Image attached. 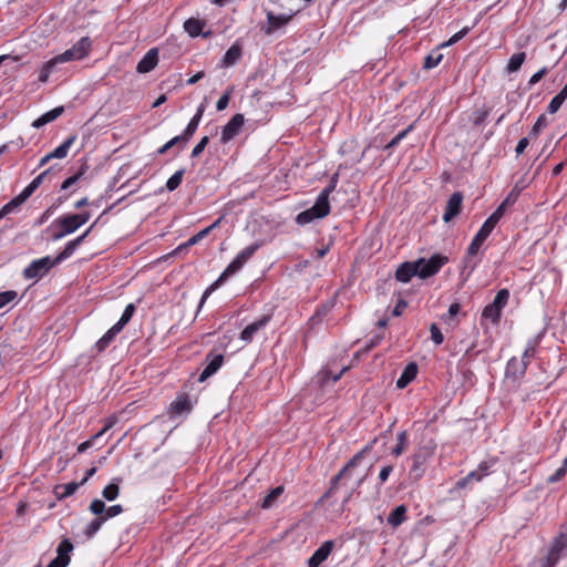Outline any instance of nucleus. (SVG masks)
<instances>
[{"instance_id": "nucleus-1", "label": "nucleus", "mask_w": 567, "mask_h": 567, "mask_svg": "<svg viewBox=\"0 0 567 567\" xmlns=\"http://www.w3.org/2000/svg\"><path fill=\"white\" fill-rule=\"evenodd\" d=\"M92 47V41L89 37L81 38L70 49L63 53L55 55L52 60L58 64L66 63L70 61H79L89 55Z\"/></svg>"}, {"instance_id": "nucleus-2", "label": "nucleus", "mask_w": 567, "mask_h": 567, "mask_svg": "<svg viewBox=\"0 0 567 567\" xmlns=\"http://www.w3.org/2000/svg\"><path fill=\"white\" fill-rule=\"evenodd\" d=\"M509 300V291L507 289H501L497 291L493 302L485 306L482 311V318L489 320L493 324H498L503 309L506 307Z\"/></svg>"}, {"instance_id": "nucleus-3", "label": "nucleus", "mask_w": 567, "mask_h": 567, "mask_svg": "<svg viewBox=\"0 0 567 567\" xmlns=\"http://www.w3.org/2000/svg\"><path fill=\"white\" fill-rule=\"evenodd\" d=\"M447 257L442 255H433L431 258H420L414 261L417 266V277L422 279L430 278L436 275L441 268L447 262Z\"/></svg>"}, {"instance_id": "nucleus-4", "label": "nucleus", "mask_w": 567, "mask_h": 567, "mask_svg": "<svg viewBox=\"0 0 567 567\" xmlns=\"http://www.w3.org/2000/svg\"><path fill=\"white\" fill-rule=\"evenodd\" d=\"M567 555V535L560 533L555 537L547 556L540 560V567H555Z\"/></svg>"}, {"instance_id": "nucleus-5", "label": "nucleus", "mask_w": 567, "mask_h": 567, "mask_svg": "<svg viewBox=\"0 0 567 567\" xmlns=\"http://www.w3.org/2000/svg\"><path fill=\"white\" fill-rule=\"evenodd\" d=\"M329 213L330 205H327L317 197L315 204L310 208L302 210L297 215L296 223L300 226H305L312 223L315 219L326 217Z\"/></svg>"}, {"instance_id": "nucleus-6", "label": "nucleus", "mask_w": 567, "mask_h": 567, "mask_svg": "<svg viewBox=\"0 0 567 567\" xmlns=\"http://www.w3.org/2000/svg\"><path fill=\"white\" fill-rule=\"evenodd\" d=\"M52 227L54 228L52 239L59 240L65 237L66 235H70L78 230L80 228V225L78 223V218L74 217L73 214H71L56 218L52 223Z\"/></svg>"}, {"instance_id": "nucleus-7", "label": "nucleus", "mask_w": 567, "mask_h": 567, "mask_svg": "<svg viewBox=\"0 0 567 567\" xmlns=\"http://www.w3.org/2000/svg\"><path fill=\"white\" fill-rule=\"evenodd\" d=\"M58 262L50 256L42 257L33 260L23 270V277L25 279H39L42 278L50 269H52Z\"/></svg>"}, {"instance_id": "nucleus-8", "label": "nucleus", "mask_w": 567, "mask_h": 567, "mask_svg": "<svg viewBox=\"0 0 567 567\" xmlns=\"http://www.w3.org/2000/svg\"><path fill=\"white\" fill-rule=\"evenodd\" d=\"M243 268V265L237 260L233 259L229 265L225 268V270L219 275L216 281H214L203 293L198 311L202 309L203 305L205 303L206 299L209 297V295L217 289L219 286H221L229 277L238 272Z\"/></svg>"}, {"instance_id": "nucleus-9", "label": "nucleus", "mask_w": 567, "mask_h": 567, "mask_svg": "<svg viewBox=\"0 0 567 567\" xmlns=\"http://www.w3.org/2000/svg\"><path fill=\"white\" fill-rule=\"evenodd\" d=\"M371 450V445H367L363 447L360 452L354 454L347 464L339 471V473L331 480V486L330 488L324 493L323 498L330 497L334 489L337 488V485L339 481L343 477V475L351 468L355 467L364 457V455Z\"/></svg>"}, {"instance_id": "nucleus-10", "label": "nucleus", "mask_w": 567, "mask_h": 567, "mask_svg": "<svg viewBox=\"0 0 567 567\" xmlns=\"http://www.w3.org/2000/svg\"><path fill=\"white\" fill-rule=\"evenodd\" d=\"M245 123L243 114L237 113L221 128L220 142L227 144L234 140L240 132Z\"/></svg>"}, {"instance_id": "nucleus-11", "label": "nucleus", "mask_w": 567, "mask_h": 567, "mask_svg": "<svg viewBox=\"0 0 567 567\" xmlns=\"http://www.w3.org/2000/svg\"><path fill=\"white\" fill-rule=\"evenodd\" d=\"M206 365L202 373L199 374L198 382H204L212 375H214L223 365L224 363V355L218 353L215 354L213 352H209L206 358Z\"/></svg>"}, {"instance_id": "nucleus-12", "label": "nucleus", "mask_w": 567, "mask_h": 567, "mask_svg": "<svg viewBox=\"0 0 567 567\" xmlns=\"http://www.w3.org/2000/svg\"><path fill=\"white\" fill-rule=\"evenodd\" d=\"M528 361H520L513 357L508 360L505 369V377L508 380L517 383L526 373Z\"/></svg>"}, {"instance_id": "nucleus-13", "label": "nucleus", "mask_w": 567, "mask_h": 567, "mask_svg": "<svg viewBox=\"0 0 567 567\" xmlns=\"http://www.w3.org/2000/svg\"><path fill=\"white\" fill-rule=\"evenodd\" d=\"M493 229L483 223L476 235L473 237L471 244L467 247L466 259L470 260L473 256H475L483 243L487 239V237L492 234Z\"/></svg>"}, {"instance_id": "nucleus-14", "label": "nucleus", "mask_w": 567, "mask_h": 567, "mask_svg": "<svg viewBox=\"0 0 567 567\" xmlns=\"http://www.w3.org/2000/svg\"><path fill=\"white\" fill-rule=\"evenodd\" d=\"M266 16H267L268 24H267V27H265L262 29L266 34H271L275 31L287 25L293 17V14H286V13L275 14L272 11H267Z\"/></svg>"}, {"instance_id": "nucleus-15", "label": "nucleus", "mask_w": 567, "mask_h": 567, "mask_svg": "<svg viewBox=\"0 0 567 567\" xmlns=\"http://www.w3.org/2000/svg\"><path fill=\"white\" fill-rule=\"evenodd\" d=\"M333 547V540H326L322 543V545L316 549L311 557L308 559V567H319L331 554Z\"/></svg>"}, {"instance_id": "nucleus-16", "label": "nucleus", "mask_w": 567, "mask_h": 567, "mask_svg": "<svg viewBox=\"0 0 567 567\" xmlns=\"http://www.w3.org/2000/svg\"><path fill=\"white\" fill-rule=\"evenodd\" d=\"M462 202H463V195L460 192H455L450 196V198L446 203L445 212L443 214V220L445 223H449L456 215L460 214L461 207H462Z\"/></svg>"}, {"instance_id": "nucleus-17", "label": "nucleus", "mask_w": 567, "mask_h": 567, "mask_svg": "<svg viewBox=\"0 0 567 567\" xmlns=\"http://www.w3.org/2000/svg\"><path fill=\"white\" fill-rule=\"evenodd\" d=\"M94 225H92L89 229H86L81 236L76 237L75 239L73 240H70L65 247L63 248L62 251H60L56 257L54 258L55 259V262L60 264L62 262L63 260L68 259L69 257H71L74 251L76 250V248L84 241V239L87 237V235L90 234V231L92 230Z\"/></svg>"}, {"instance_id": "nucleus-18", "label": "nucleus", "mask_w": 567, "mask_h": 567, "mask_svg": "<svg viewBox=\"0 0 567 567\" xmlns=\"http://www.w3.org/2000/svg\"><path fill=\"white\" fill-rule=\"evenodd\" d=\"M271 316L265 315L252 323L248 324L241 332L240 339L245 342H251L255 334L262 328H265L270 321Z\"/></svg>"}, {"instance_id": "nucleus-19", "label": "nucleus", "mask_w": 567, "mask_h": 567, "mask_svg": "<svg viewBox=\"0 0 567 567\" xmlns=\"http://www.w3.org/2000/svg\"><path fill=\"white\" fill-rule=\"evenodd\" d=\"M158 63V50L156 48L150 49L136 65L138 73H148Z\"/></svg>"}, {"instance_id": "nucleus-20", "label": "nucleus", "mask_w": 567, "mask_h": 567, "mask_svg": "<svg viewBox=\"0 0 567 567\" xmlns=\"http://www.w3.org/2000/svg\"><path fill=\"white\" fill-rule=\"evenodd\" d=\"M204 112H205V104L202 103L198 105L196 113L190 118V121L187 124V126L185 127V130L182 132V137H185L188 141L193 137V135L197 131L198 125L203 118Z\"/></svg>"}, {"instance_id": "nucleus-21", "label": "nucleus", "mask_w": 567, "mask_h": 567, "mask_svg": "<svg viewBox=\"0 0 567 567\" xmlns=\"http://www.w3.org/2000/svg\"><path fill=\"white\" fill-rule=\"evenodd\" d=\"M414 276H417V266H415L414 261L401 264L395 271L396 280L404 284L409 282Z\"/></svg>"}, {"instance_id": "nucleus-22", "label": "nucleus", "mask_w": 567, "mask_h": 567, "mask_svg": "<svg viewBox=\"0 0 567 567\" xmlns=\"http://www.w3.org/2000/svg\"><path fill=\"white\" fill-rule=\"evenodd\" d=\"M417 373V367L415 363H409L400 378L396 380V388L404 389L411 381H413Z\"/></svg>"}, {"instance_id": "nucleus-23", "label": "nucleus", "mask_w": 567, "mask_h": 567, "mask_svg": "<svg viewBox=\"0 0 567 567\" xmlns=\"http://www.w3.org/2000/svg\"><path fill=\"white\" fill-rule=\"evenodd\" d=\"M406 519V507L404 505L396 506L388 516V524L393 528L399 527Z\"/></svg>"}, {"instance_id": "nucleus-24", "label": "nucleus", "mask_w": 567, "mask_h": 567, "mask_svg": "<svg viewBox=\"0 0 567 567\" xmlns=\"http://www.w3.org/2000/svg\"><path fill=\"white\" fill-rule=\"evenodd\" d=\"M121 332V330H116V327H111L95 343V348L97 352L104 351L114 338Z\"/></svg>"}, {"instance_id": "nucleus-25", "label": "nucleus", "mask_w": 567, "mask_h": 567, "mask_svg": "<svg viewBox=\"0 0 567 567\" xmlns=\"http://www.w3.org/2000/svg\"><path fill=\"white\" fill-rule=\"evenodd\" d=\"M205 27V22L203 20L196 18H189L184 22V30L192 37H198Z\"/></svg>"}, {"instance_id": "nucleus-26", "label": "nucleus", "mask_w": 567, "mask_h": 567, "mask_svg": "<svg viewBox=\"0 0 567 567\" xmlns=\"http://www.w3.org/2000/svg\"><path fill=\"white\" fill-rule=\"evenodd\" d=\"M52 168H48L42 172L39 176H37L20 193L22 197L27 200L42 184L44 178L50 174Z\"/></svg>"}, {"instance_id": "nucleus-27", "label": "nucleus", "mask_w": 567, "mask_h": 567, "mask_svg": "<svg viewBox=\"0 0 567 567\" xmlns=\"http://www.w3.org/2000/svg\"><path fill=\"white\" fill-rule=\"evenodd\" d=\"M75 140H76V136L71 135L60 146H58L51 153H49L51 155L52 159L53 158H60V159L65 158L69 154L71 146L75 142Z\"/></svg>"}, {"instance_id": "nucleus-28", "label": "nucleus", "mask_w": 567, "mask_h": 567, "mask_svg": "<svg viewBox=\"0 0 567 567\" xmlns=\"http://www.w3.org/2000/svg\"><path fill=\"white\" fill-rule=\"evenodd\" d=\"M241 58V48L237 44H233L225 53L223 58V65L230 66L236 64Z\"/></svg>"}, {"instance_id": "nucleus-29", "label": "nucleus", "mask_w": 567, "mask_h": 567, "mask_svg": "<svg viewBox=\"0 0 567 567\" xmlns=\"http://www.w3.org/2000/svg\"><path fill=\"white\" fill-rule=\"evenodd\" d=\"M80 486L81 485L78 482H70L68 484H61L55 487L54 493L59 499H63V498H66L71 495H73Z\"/></svg>"}, {"instance_id": "nucleus-30", "label": "nucleus", "mask_w": 567, "mask_h": 567, "mask_svg": "<svg viewBox=\"0 0 567 567\" xmlns=\"http://www.w3.org/2000/svg\"><path fill=\"white\" fill-rule=\"evenodd\" d=\"M409 443V435L406 431H401L396 435V444L391 450V454L395 457H399L403 454Z\"/></svg>"}, {"instance_id": "nucleus-31", "label": "nucleus", "mask_w": 567, "mask_h": 567, "mask_svg": "<svg viewBox=\"0 0 567 567\" xmlns=\"http://www.w3.org/2000/svg\"><path fill=\"white\" fill-rule=\"evenodd\" d=\"M338 182H339V174L338 173H334L330 181H329V184L320 192V194L318 195V198L320 200H322L323 203H326L327 205H330V202H329V196L332 192H334L337 185H338Z\"/></svg>"}, {"instance_id": "nucleus-32", "label": "nucleus", "mask_w": 567, "mask_h": 567, "mask_svg": "<svg viewBox=\"0 0 567 567\" xmlns=\"http://www.w3.org/2000/svg\"><path fill=\"white\" fill-rule=\"evenodd\" d=\"M24 202H25V199L22 197L21 194L13 197L9 203L3 205L2 208L0 209V218H3L4 216L16 212Z\"/></svg>"}, {"instance_id": "nucleus-33", "label": "nucleus", "mask_w": 567, "mask_h": 567, "mask_svg": "<svg viewBox=\"0 0 567 567\" xmlns=\"http://www.w3.org/2000/svg\"><path fill=\"white\" fill-rule=\"evenodd\" d=\"M260 243H254L237 254V259L243 266L254 256V254L260 248Z\"/></svg>"}, {"instance_id": "nucleus-34", "label": "nucleus", "mask_w": 567, "mask_h": 567, "mask_svg": "<svg viewBox=\"0 0 567 567\" xmlns=\"http://www.w3.org/2000/svg\"><path fill=\"white\" fill-rule=\"evenodd\" d=\"M525 60H526L525 52H518V53L513 54L507 63V66H506L508 73L517 72L520 69V66L523 65V63L525 62Z\"/></svg>"}, {"instance_id": "nucleus-35", "label": "nucleus", "mask_w": 567, "mask_h": 567, "mask_svg": "<svg viewBox=\"0 0 567 567\" xmlns=\"http://www.w3.org/2000/svg\"><path fill=\"white\" fill-rule=\"evenodd\" d=\"M73 548V544L70 542V539L63 538L56 547V556L66 559L68 564H70V554L72 553Z\"/></svg>"}, {"instance_id": "nucleus-36", "label": "nucleus", "mask_w": 567, "mask_h": 567, "mask_svg": "<svg viewBox=\"0 0 567 567\" xmlns=\"http://www.w3.org/2000/svg\"><path fill=\"white\" fill-rule=\"evenodd\" d=\"M135 310H136V308H135V306H134L133 303H128V305L125 307V309H124V311H123V313H122V316H121L120 320L114 324V326L116 327V330H121V331H122V329H123V328H124V327L130 322V320L132 319V317H133V315H134Z\"/></svg>"}, {"instance_id": "nucleus-37", "label": "nucleus", "mask_w": 567, "mask_h": 567, "mask_svg": "<svg viewBox=\"0 0 567 567\" xmlns=\"http://www.w3.org/2000/svg\"><path fill=\"white\" fill-rule=\"evenodd\" d=\"M434 447L432 446H420L417 451L412 455V461H415V463H425L429 457L433 455Z\"/></svg>"}, {"instance_id": "nucleus-38", "label": "nucleus", "mask_w": 567, "mask_h": 567, "mask_svg": "<svg viewBox=\"0 0 567 567\" xmlns=\"http://www.w3.org/2000/svg\"><path fill=\"white\" fill-rule=\"evenodd\" d=\"M104 523L105 520L102 516L95 517L91 520L84 529L86 538H92L101 529Z\"/></svg>"}, {"instance_id": "nucleus-39", "label": "nucleus", "mask_w": 567, "mask_h": 567, "mask_svg": "<svg viewBox=\"0 0 567 567\" xmlns=\"http://www.w3.org/2000/svg\"><path fill=\"white\" fill-rule=\"evenodd\" d=\"M443 59V54L441 52L432 51L430 54H427L424 59L423 69L431 70L435 66H437Z\"/></svg>"}, {"instance_id": "nucleus-40", "label": "nucleus", "mask_w": 567, "mask_h": 567, "mask_svg": "<svg viewBox=\"0 0 567 567\" xmlns=\"http://www.w3.org/2000/svg\"><path fill=\"white\" fill-rule=\"evenodd\" d=\"M284 493V486H277L272 488L264 498L261 503L262 508H269L272 506L275 501Z\"/></svg>"}, {"instance_id": "nucleus-41", "label": "nucleus", "mask_w": 567, "mask_h": 567, "mask_svg": "<svg viewBox=\"0 0 567 567\" xmlns=\"http://www.w3.org/2000/svg\"><path fill=\"white\" fill-rule=\"evenodd\" d=\"M184 173V169H178L167 179L166 188L168 192H173L179 187L183 181Z\"/></svg>"}, {"instance_id": "nucleus-42", "label": "nucleus", "mask_w": 567, "mask_h": 567, "mask_svg": "<svg viewBox=\"0 0 567 567\" xmlns=\"http://www.w3.org/2000/svg\"><path fill=\"white\" fill-rule=\"evenodd\" d=\"M189 406H190V404L186 396H178L176 400H174L171 403V410L176 414H179V413L188 410Z\"/></svg>"}, {"instance_id": "nucleus-43", "label": "nucleus", "mask_w": 567, "mask_h": 567, "mask_svg": "<svg viewBox=\"0 0 567 567\" xmlns=\"http://www.w3.org/2000/svg\"><path fill=\"white\" fill-rule=\"evenodd\" d=\"M118 494H120L118 483H111V484L106 485L102 491V496L109 502L116 499Z\"/></svg>"}, {"instance_id": "nucleus-44", "label": "nucleus", "mask_w": 567, "mask_h": 567, "mask_svg": "<svg viewBox=\"0 0 567 567\" xmlns=\"http://www.w3.org/2000/svg\"><path fill=\"white\" fill-rule=\"evenodd\" d=\"M56 63L51 59L40 70L39 73V81L40 82H47L49 76L55 72Z\"/></svg>"}, {"instance_id": "nucleus-45", "label": "nucleus", "mask_w": 567, "mask_h": 567, "mask_svg": "<svg viewBox=\"0 0 567 567\" xmlns=\"http://www.w3.org/2000/svg\"><path fill=\"white\" fill-rule=\"evenodd\" d=\"M482 480V475L476 471L470 472L465 477L458 480L456 482L457 488H465L471 482H480Z\"/></svg>"}, {"instance_id": "nucleus-46", "label": "nucleus", "mask_w": 567, "mask_h": 567, "mask_svg": "<svg viewBox=\"0 0 567 567\" xmlns=\"http://www.w3.org/2000/svg\"><path fill=\"white\" fill-rule=\"evenodd\" d=\"M187 143L188 140L185 138V137H182V134L181 135H177L173 138H171L168 142H166L163 146H161L158 150H157V154L159 155H163L165 154L169 148H172L173 146L177 145L178 143Z\"/></svg>"}, {"instance_id": "nucleus-47", "label": "nucleus", "mask_w": 567, "mask_h": 567, "mask_svg": "<svg viewBox=\"0 0 567 567\" xmlns=\"http://www.w3.org/2000/svg\"><path fill=\"white\" fill-rule=\"evenodd\" d=\"M566 97L564 95H561L560 93L556 94L551 101L549 102L548 106H547V111L550 113V114H555L559 109L560 106L563 105V103L565 102Z\"/></svg>"}, {"instance_id": "nucleus-48", "label": "nucleus", "mask_w": 567, "mask_h": 567, "mask_svg": "<svg viewBox=\"0 0 567 567\" xmlns=\"http://www.w3.org/2000/svg\"><path fill=\"white\" fill-rule=\"evenodd\" d=\"M90 512L94 514L96 517L104 515L105 512V503L99 498L93 499L90 504Z\"/></svg>"}, {"instance_id": "nucleus-49", "label": "nucleus", "mask_w": 567, "mask_h": 567, "mask_svg": "<svg viewBox=\"0 0 567 567\" xmlns=\"http://www.w3.org/2000/svg\"><path fill=\"white\" fill-rule=\"evenodd\" d=\"M18 297L17 291L14 290H7L3 292H0V309L16 300Z\"/></svg>"}, {"instance_id": "nucleus-50", "label": "nucleus", "mask_w": 567, "mask_h": 567, "mask_svg": "<svg viewBox=\"0 0 567 567\" xmlns=\"http://www.w3.org/2000/svg\"><path fill=\"white\" fill-rule=\"evenodd\" d=\"M123 506L120 505V504H116V505H113V506H110V507H105V512H104V515H102V517L104 518V520H109L110 518H113L117 515H120L121 513H123Z\"/></svg>"}, {"instance_id": "nucleus-51", "label": "nucleus", "mask_w": 567, "mask_h": 567, "mask_svg": "<svg viewBox=\"0 0 567 567\" xmlns=\"http://www.w3.org/2000/svg\"><path fill=\"white\" fill-rule=\"evenodd\" d=\"M208 143H209L208 136L202 137L200 141L194 146L190 156L193 158L198 157L204 152V150L208 145Z\"/></svg>"}, {"instance_id": "nucleus-52", "label": "nucleus", "mask_w": 567, "mask_h": 567, "mask_svg": "<svg viewBox=\"0 0 567 567\" xmlns=\"http://www.w3.org/2000/svg\"><path fill=\"white\" fill-rule=\"evenodd\" d=\"M430 332H431V340L435 344H441L444 341L443 333L441 332L440 328L436 326V323H432L430 326Z\"/></svg>"}, {"instance_id": "nucleus-53", "label": "nucleus", "mask_w": 567, "mask_h": 567, "mask_svg": "<svg viewBox=\"0 0 567 567\" xmlns=\"http://www.w3.org/2000/svg\"><path fill=\"white\" fill-rule=\"evenodd\" d=\"M547 126V118L545 114L538 116L537 121L532 127L530 135L537 136L539 132Z\"/></svg>"}, {"instance_id": "nucleus-54", "label": "nucleus", "mask_w": 567, "mask_h": 567, "mask_svg": "<svg viewBox=\"0 0 567 567\" xmlns=\"http://www.w3.org/2000/svg\"><path fill=\"white\" fill-rule=\"evenodd\" d=\"M470 29L467 27L463 28L462 30H460L458 32H456L455 34H453L445 43H443L441 47H449V45H453L455 44L456 42H458L460 40H462L467 33H468Z\"/></svg>"}, {"instance_id": "nucleus-55", "label": "nucleus", "mask_w": 567, "mask_h": 567, "mask_svg": "<svg viewBox=\"0 0 567 567\" xmlns=\"http://www.w3.org/2000/svg\"><path fill=\"white\" fill-rule=\"evenodd\" d=\"M567 473V468L560 465L550 476L547 478V483L554 484L564 478Z\"/></svg>"}, {"instance_id": "nucleus-56", "label": "nucleus", "mask_w": 567, "mask_h": 567, "mask_svg": "<svg viewBox=\"0 0 567 567\" xmlns=\"http://www.w3.org/2000/svg\"><path fill=\"white\" fill-rule=\"evenodd\" d=\"M231 92L233 90L229 89L218 99L216 103L217 111H224L228 106Z\"/></svg>"}, {"instance_id": "nucleus-57", "label": "nucleus", "mask_w": 567, "mask_h": 567, "mask_svg": "<svg viewBox=\"0 0 567 567\" xmlns=\"http://www.w3.org/2000/svg\"><path fill=\"white\" fill-rule=\"evenodd\" d=\"M117 422L115 415H111L105 420L104 426L94 435V437H101L104 435L110 429H112Z\"/></svg>"}, {"instance_id": "nucleus-58", "label": "nucleus", "mask_w": 567, "mask_h": 567, "mask_svg": "<svg viewBox=\"0 0 567 567\" xmlns=\"http://www.w3.org/2000/svg\"><path fill=\"white\" fill-rule=\"evenodd\" d=\"M63 112H64V107L58 106L42 115L44 116V118H47V122L50 123V122L56 120L60 115H62Z\"/></svg>"}, {"instance_id": "nucleus-59", "label": "nucleus", "mask_w": 567, "mask_h": 567, "mask_svg": "<svg viewBox=\"0 0 567 567\" xmlns=\"http://www.w3.org/2000/svg\"><path fill=\"white\" fill-rule=\"evenodd\" d=\"M519 193L520 189L518 188V186L513 187L507 197L503 200V203H505V205L507 206L514 205L519 196Z\"/></svg>"}, {"instance_id": "nucleus-60", "label": "nucleus", "mask_w": 567, "mask_h": 567, "mask_svg": "<svg viewBox=\"0 0 567 567\" xmlns=\"http://www.w3.org/2000/svg\"><path fill=\"white\" fill-rule=\"evenodd\" d=\"M536 353V349H535V343L529 341L524 353H523V357L522 359H519L520 361H528V363L530 362V359L535 355Z\"/></svg>"}, {"instance_id": "nucleus-61", "label": "nucleus", "mask_w": 567, "mask_h": 567, "mask_svg": "<svg viewBox=\"0 0 567 567\" xmlns=\"http://www.w3.org/2000/svg\"><path fill=\"white\" fill-rule=\"evenodd\" d=\"M495 462H487L483 461L477 466L476 471L482 475V478L487 476L491 473V467L494 465Z\"/></svg>"}, {"instance_id": "nucleus-62", "label": "nucleus", "mask_w": 567, "mask_h": 567, "mask_svg": "<svg viewBox=\"0 0 567 567\" xmlns=\"http://www.w3.org/2000/svg\"><path fill=\"white\" fill-rule=\"evenodd\" d=\"M82 172H79L70 177H68L61 185V189H68L70 188L71 186H73L79 179L80 177L82 176Z\"/></svg>"}, {"instance_id": "nucleus-63", "label": "nucleus", "mask_w": 567, "mask_h": 567, "mask_svg": "<svg viewBox=\"0 0 567 567\" xmlns=\"http://www.w3.org/2000/svg\"><path fill=\"white\" fill-rule=\"evenodd\" d=\"M208 235H209L208 230L204 228L200 231H198L197 234H195L194 236H192L190 238H188V245L194 246Z\"/></svg>"}, {"instance_id": "nucleus-64", "label": "nucleus", "mask_w": 567, "mask_h": 567, "mask_svg": "<svg viewBox=\"0 0 567 567\" xmlns=\"http://www.w3.org/2000/svg\"><path fill=\"white\" fill-rule=\"evenodd\" d=\"M393 471L392 465L383 466L379 473L380 485L384 484Z\"/></svg>"}]
</instances>
